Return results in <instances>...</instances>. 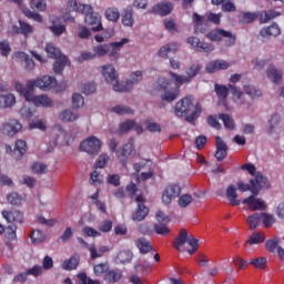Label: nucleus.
<instances>
[{
	"instance_id": "nucleus-1",
	"label": "nucleus",
	"mask_w": 284,
	"mask_h": 284,
	"mask_svg": "<svg viewBox=\"0 0 284 284\" xmlns=\"http://www.w3.org/2000/svg\"><path fill=\"white\" fill-rule=\"evenodd\" d=\"M17 92H19L20 97H23L26 101L29 103H33L37 108H52L54 105V101L47 94L34 95V88H40V90H52V88H57V92H63L67 85H57V78L44 75L40 79L28 80L27 84L23 85L21 82H16L14 85Z\"/></svg>"
},
{
	"instance_id": "nucleus-2",
	"label": "nucleus",
	"mask_w": 284,
	"mask_h": 284,
	"mask_svg": "<svg viewBox=\"0 0 284 284\" xmlns=\"http://www.w3.org/2000/svg\"><path fill=\"white\" fill-rule=\"evenodd\" d=\"M102 74L106 81V83H114L113 90L114 92H132V88L134 83H139V81H143V72L135 71L131 74V80L119 83V73H116V69L112 64H105L102 67Z\"/></svg>"
},
{
	"instance_id": "nucleus-3",
	"label": "nucleus",
	"mask_w": 284,
	"mask_h": 284,
	"mask_svg": "<svg viewBox=\"0 0 284 284\" xmlns=\"http://www.w3.org/2000/svg\"><path fill=\"white\" fill-rule=\"evenodd\" d=\"M199 72H201V64L193 63L190 68L186 69V75H179L172 71L169 72V77L175 82V88L170 91H165V94L162 95V101H166L168 103H172L181 94V85L183 83H190L194 77H197Z\"/></svg>"
},
{
	"instance_id": "nucleus-4",
	"label": "nucleus",
	"mask_w": 284,
	"mask_h": 284,
	"mask_svg": "<svg viewBox=\"0 0 284 284\" xmlns=\"http://www.w3.org/2000/svg\"><path fill=\"white\" fill-rule=\"evenodd\" d=\"M68 8L72 12L84 14V21L88 23V26H92V32H101V30H103V23H101V14L94 13L92 6L79 3L77 0H70L68 2Z\"/></svg>"
},
{
	"instance_id": "nucleus-5",
	"label": "nucleus",
	"mask_w": 284,
	"mask_h": 284,
	"mask_svg": "<svg viewBox=\"0 0 284 284\" xmlns=\"http://www.w3.org/2000/svg\"><path fill=\"white\" fill-rule=\"evenodd\" d=\"M261 187H270L267 183V179L263 176V174L257 173L255 179L250 180V184H244L243 181L237 182V190L240 192H252L254 196H258V192H261Z\"/></svg>"
},
{
	"instance_id": "nucleus-6",
	"label": "nucleus",
	"mask_w": 284,
	"mask_h": 284,
	"mask_svg": "<svg viewBox=\"0 0 284 284\" xmlns=\"http://www.w3.org/2000/svg\"><path fill=\"white\" fill-rule=\"evenodd\" d=\"M281 13L268 10L264 11L262 13L260 12H243L242 17L240 19L241 23H254L260 17V23H267L268 21H272V19H276V17H280Z\"/></svg>"
},
{
	"instance_id": "nucleus-7",
	"label": "nucleus",
	"mask_w": 284,
	"mask_h": 284,
	"mask_svg": "<svg viewBox=\"0 0 284 284\" xmlns=\"http://www.w3.org/2000/svg\"><path fill=\"white\" fill-rule=\"evenodd\" d=\"M102 145L101 140L94 135H91L80 143V150L82 152H87L88 154H99Z\"/></svg>"
},
{
	"instance_id": "nucleus-8",
	"label": "nucleus",
	"mask_w": 284,
	"mask_h": 284,
	"mask_svg": "<svg viewBox=\"0 0 284 284\" xmlns=\"http://www.w3.org/2000/svg\"><path fill=\"white\" fill-rule=\"evenodd\" d=\"M207 39H210V41H222L223 39H229L227 45H234V43H236V36L225 29H216L209 32Z\"/></svg>"
},
{
	"instance_id": "nucleus-9",
	"label": "nucleus",
	"mask_w": 284,
	"mask_h": 284,
	"mask_svg": "<svg viewBox=\"0 0 284 284\" xmlns=\"http://www.w3.org/2000/svg\"><path fill=\"white\" fill-rule=\"evenodd\" d=\"M187 43L195 50V52H203L204 54H210V52H214V44L203 42L197 37H189Z\"/></svg>"
},
{
	"instance_id": "nucleus-10",
	"label": "nucleus",
	"mask_w": 284,
	"mask_h": 284,
	"mask_svg": "<svg viewBox=\"0 0 284 284\" xmlns=\"http://www.w3.org/2000/svg\"><path fill=\"white\" fill-rule=\"evenodd\" d=\"M125 43H130V39L123 38L119 42H110L109 43V51H108V57L110 61H119V57H121V49L125 45Z\"/></svg>"
},
{
	"instance_id": "nucleus-11",
	"label": "nucleus",
	"mask_w": 284,
	"mask_h": 284,
	"mask_svg": "<svg viewBox=\"0 0 284 284\" xmlns=\"http://www.w3.org/2000/svg\"><path fill=\"white\" fill-rule=\"evenodd\" d=\"M135 201L138 203V207L135 210V213L132 215L133 221H143L148 214H150V209L145 206V197H143V194L136 195Z\"/></svg>"
},
{
	"instance_id": "nucleus-12",
	"label": "nucleus",
	"mask_w": 284,
	"mask_h": 284,
	"mask_svg": "<svg viewBox=\"0 0 284 284\" xmlns=\"http://www.w3.org/2000/svg\"><path fill=\"white\" fill-rule=\"evenodd\" d=\"M194 108V103L192 102V98H183L178 101L174 108L175 116H185V114L190 113Z\"/></svg>"
},
{
	"instance_id": "nucleus-13",
	"label": "nucleus",
	"mask_w": 284,
	"mask_h": 284,
	"mask_svg": "<svg viewBox=\"0 0 284 284\" xmlns=\"http://www.w3.org/2000/svg\"><path fill=\"white\" fill-rule=\"evenodd\" d=\"M34 32V29H32V26L28 24V22H24L23 20H19V26L13 24L11 29V34L13 37H17V34H22L24 39H28L30 34Z\"/></svg>"
},
{
	"instance_id": "nucleus-14",
	"label": "nucleus",
	"mask_w": 284,
	"mask_h": 284,
	"mask_svg": "<svg viewBox=\"0 0 284 284\" xmlns=\"http://www.w3.org/2000/svg\"><path fill=\"white\" fill-rule=\"evenodd\" d=\"M243 205H247L251 212H256L258 210H265L267 205L261 199H256V195H251L242 201Z\"/></svg>"
},
{
	"instance_id": "nucleus-15",
	"label": "nucleus",
	"mask_w": 284,
	"mask_h": 284,
	"mask_svg": "<svg viewBox=\"0 0 284 284\" xmlns=\"http://www.w3.org/2000/svg\"><path fill=\"white\" fill-rule=\"evenodd\" d=\"M178 196H181V186L179 185H169L164 190L162 194V201L165 203V205L172 203V199H176Z\"/></svg>"
},
{
	"instance_id": "nucleus-16",
	"label": "nucleus",
	"mask_w": 284,
	"mask_h": 284,
	"mask_svg": "<svg viewBox=\"0 0 284 284\" xmlns=\"http://www.w3.org/2000/svg\"><path fill=\"white\" fill-rule=\"evenodd\" d=\"M230 68V63L225 60H212L205 67V72L207 74H214V72H219V70H227Z\"/></svg>"
},
{
	"instance_id": "nucleus-17",
	"label": "nucleus",
	"mask_w": 284,
	"mask_h": 284,
	"mask_svg": "<svg viewBox=\"0 0 284 284\" xmlns=\"http://www.w3.org/2000/svg\"><path fill=\"white\" fill-rule=\"evenodd\" d=\"M22 125L18 120H10L2 125V133L7 136H14L18 132H21Z\"/></svg>"
},
{
	"instance_id": "nucleus-18",
	"label": "nucleus",
	"mask_w": 284,
	"mask_h": 284,
	"mask_svg": "<svg viewBox=\"0 0 284 284\" xmlns=\"http://www.w3.org/2000/svg\"><path fill=\"white\" fill-rule=\"evenodd\" d=\"M173 8L172 2L163 1L153 6L151 13L159 14L160 17H168V14L172 12Z\"/></svg>"
},
{
	"instance_id": "nucleus-19",
	"label": "nucleus",
	"mask_w": 284,
	"mask_h": 284,
	"mask_svg": "<svg viewBox=\"0 0 284 284\" xmlns=\"http://www.w3.org/2000/svg\"><path fill=\"white\" fill-rule=\"evenodd\" d=\"M134 148L132 145V140L129 143L124 144L120 152H118V159L122 168H128V156L132 154Z\"/></svg>"
},
{
	"instance_id": "nucleus-20",
	"label": "nucleus",
	"mask_w": 284,
	"mask_h": 284,
	"mask_svg": "<svg viewBox=\"0 0 284 284\" xmlns=\"http://www.w3.org/2000/svg\"><path fill=\"white\" fill-rule=\"evenodd\" d=\"M215 141L216 151L214 156L216 161H223V159L227 156V143H225L221 136H215Z\"/></svg>"
},
{
	"instance_id": "nucleus-21",
	"label": "nucleus",
	"mask_w": 284,
	"mask_h": 284,
	"mask_svg": "<svg viewBox=\"0 0 284 284\" xmlns=\"http://www.w3.org/2000/svg\"><path fill=\"white\" fill-rule=\"evenodd\" d=\"M193 23H194V33L195 34H205L207 30V24L205 23V17L193 13Z\"/></svg>"
},
{
	"instance_id": "nucleus-22",
	"label": "nucleus",
	"mask_w": 284,
	"mask_h": 284,
	"mask_svg": "<svg viewBox=\"0 0 284 284\" xmlns=\"http://www.w3.org/2000/svg\"><path fill=\"white\" fill-rule=\"evenodd\" d=\"M123 278V271L120 268H109L108 273L104 275L103 280L105 283L114 284L119 283Z\"/></svg>"
},
{
	"instance_id": "nucleus-23",
	"label": "nucleus",
	"mask_w": 284,
	"mask_h": 284,
	"mask_svg": "<svg viewBox=\"0 0 284 284\" xmlns=\"http://www.w3.org/2000/svg\"><path fill=\"white\" fill-rule=\"evenodd\" d=\"M2 216L8 223H23V212L21 211H2Z\"/></svg>"
},
{
	"instance_id": "nucleus-24",
	"label": "nucleus",
	"mask_w": 284,
	"mask_h": 284,
	"mask_svg": "<svg viewBox=\"0 0 284 284\" xmlns=\"http://www.w3.org/2000/svg\"><path fill=\"white\" fill-rule=\"evenodd\" d=\"M266 77L275 84L281 83L283 79V72L278 71L274 64L268 65L266 69Z\"/></svg>"
},
{
	"instance_id": "nucleus-25",
	"label": "nucleus",
	"mask_w": 284,
	"mask_h": 284,
	"mask_svg": "<svg viewBox=\"0 0 284 284\" xmlns=\"http://www.w3.org/2000/svg\"><path fill=\"white\" fill-rule=\"evenodd\" d=\"M266 77L275 84L281 83L283 79V72L278 71L274 64L268 65L266 69Z\"/></svg>"
},
{
	"instance_id": "nucleus-26",
	"label": "nucleus",
	"mask_w": 284,
	"mask_h": 284,
	"mask_svg": "<svg viewBox=\"0 0 284 284\" xmlns=\"http://www.w3.org/2000/svg\"><path fill=\"white\" fill-rule=\"evenodd\" d=\"M135 246L140 250V254H150V252L154 250V247H152V243L145 237H139L135 240Z\"/></svg>"
},
{
	"instance_id": "nucleus-27",
	"label": "nucleus",
	"mask_w": 284,
	"mask_h": 284,
	"mask_svg": "<svg viewBox=\"0 0 284 284\" xmlns=\"http://www.w3.org/2000/svg\"><path fill=\"white\" fill-rule=\"evenodd\" d=\"M122 26H125L126 28H132V26H134V11L132 10V7H126L122 11Z\"/></svg>"
},
{
	"instance_id": "nucleus-28",
	"label": "nucleus",
	"mask_w": 284,
	"mask_h": 284,
	"mask_svg": "<svg viewBox=\"0 0 284 284\" xmlns=\"http://www.w3.org/2000/svg\"><path fill=\"white\" fill-rule=\"evenodd\" d=\"M52 26L49 27L51 32L55 34V37H61L63 32H65V24L62 22L61 18L51 19Z\"/></svg>"
},
{
	"instance_id": "nucleus-29",
	"label": "nucleus",
	"mask_w": 284,
	"mask_h": 284,
	"mask_svg": "<svg viewBox=\"0 0 284 284\" xmlns=\"http://www.w3.org/2000/svg\"><path fill=\"white\" fill-rule=\"evenodd\" d=\"M179 48H181V44L176 42L168 43L159 50V57L168 59V54H170V52H179Z\"/></svg>"
},
{
	"instance_id": "nucleus-30",
	"label": "nucleus",
	"mask_w": 284,
	"mask_h": 284,
	"mask_svg": "<svg viewBox=\"0 0 284 284\" xmlns=\"http://www.w3.org/2000/svg\"><path fill=\"white\" fill-rule=\"evenodd\" d=\"M260 34L263 39H267V37H278V34H281V28H278V24L273 23L270 27L263 28Z\"/></svg>"
},
{
	"instance_id": "nucleus-31",
	"label": "nucleus",
	"mask_w": 284,
	"mask_h": 284,
	"mask_svg": "<svg viewBox=\"0 0 284 284\" xmlns=\"http://www.w3.org/2000/svg\"><path fill=\"white\" fill-rule=\"evenodd\" d=\"M79 261H81V257L75 253L62 263V270H67L68 272L77 270L79 267Z\"/></svg>"
},
{
	"instance_id": "nucleus-32",
	"label": "nucleus",
	"mask_w": 284,
	"mask_h": 284,
	"mask_svg": "<svg viewBox=\"0 0 284 284\" xmlns=\"http://www.w3.org/2000/svg\"><path fill=\"white\" fill-rule=\"evenodd\" d=\"M214 88L219 101H222V103L225 105V101H227V97L230 94V88L219 83H215Z\"/></svg>"
},
{
	"instance_id": "nucleus-33",
	"label": "nucleus",
	"mask_w": 284,
	"mask_h": 284,
	"mask_svg": "<svg viewBox=\"0 0 284 284\" xmlns=\"http://www.w3.org/2000/svg\"><path fill=\"white\" fill-rule=\"evenodd\" d=\"M190 239V235L187 234L186 229H182L179 233V235L175 237V241L173 243V246L175 250H181L185 243H187V240Z\"/></svg>"
},
{
	"instance_id": "nucleus-34",
	"label": "nucleus",
	"mask_w": 284,
	"mask_h": 284,
	"mask_svg": "<svg viewBox=\"0 0 284 284\" xmlns=\"http://www.w3.org/2000/svg\"><path fill=\"white\" fill-rule=\"evenodd\" d=\"M110 271V262H102L93 265V274L94 276L105 278V274Z\"/></svg>"
},
{
	"instance_id": "nucleus-35",
	"label": "nucleus",
	"mask_w": 284,
	"mask_h": 284,
	"mask_svg": "<svg viewBox=\"0 0 284 284\" xmlns=\"http://www.w3.org/2000/svg\"><path fill=\"white\" fill-rule=\"evenodd\" d=\"M226 197L230 201V205H232L233 207L236 205H241V201L237 200L239 199V194L236 193V186H234L233 184H231L227 190H226Z\"/></svg>"
},
{
	"instance_id": "nucleus-36",
	"label": "nucleus",
	"mask_w": 284,
	"mask_h": 284,
	"mask_svg": "<svg viewBox=\"0 0 284 284\" xmlns=\"http://www.w3.org/2000/svg\"><path fill=\"white\" fill-rule=\"evenodd\" d=\"M104 17L106 21H112V23H116L119 21L121 13L116 7H109L104 11Z\"/></svg>"
},
{
	"instance_id": "nucleus-37",
	"label": "nucleus",
	"mask_w": 284,
	"mask_h": 284,
	"mask_svg": "<svg viewBox=\"0 0 284 284\" xmlns=\"http://www.w3.org/2000/svg\"><path fill=\"white\" fill-rule=\"evenodd\" d=\"M217 119H220L223 122V125L226 130H235L236 124L234 123V118L227 113H220L217 115Z\"/></svg>"
},
{
	"instance_id": "nucleus-38",
	"label": "nucleus",
	"mask_w": 284,
	"mask_h": 284,
	"mask_svg": "<svg viewBox=\"0 0 284 284\" xmlns=\"http://www.w3.org/2000/svg\"><path fill=\"white\" fill-rule=\"evenodd\" d=\"M89 252L91 254L92 261H97V258H101V256H103V254H105V252H110V247L105 246V245L101 246L98 252L97 246H94V244H92L89 246Z\"/></svg>"
},
{
	"instance_id": "nucleus-39",
	"label": "nucleus",
	"mask_w": 284,
	"mask_h": 284,
	"mask_svg": "<svg viewBox=\"0 0 284 284\" xmlns=\"http://www.w3.org/2000/svg\"><path fill=\"white\" fill-rule=\"evenodd\" d=\"M68 57L65 55L55 59V62L53 63L54 74H63V70L65 65H68Z\"/></svg>"
},
{
	"instance_id": "nucleus-40",
	"label": "nucleus",
	"mask_w": 284,
	"mask_h": 284,
	"mask_svg": "<svg viewBox=\"0 0 284 284\" xmlns=\"http://www.w3.org/2000/svg\"><path fill=\"white\" fill-rule=\"evenodd\" d=\"M267 237L265 236V233H252L250 239L246 241V245H261V243H265V240Z\"/></svg>"
},
{
	"instance_id": "nucleus-41",
	"label": "nucleus",
	"mask_w": 284,
	"mask_h": 284,
	"mask_svg": "<svg viewBox=\"0 0 284 284\" xmlns=\"http://www.w3.org/2000/svg\"><path fill=\"white\" fill-rule=\"evenodd\" d=\"M17 103L14 94L0 95V108H12Z\"/></svg>"
},
{
	"instance_id": "nucleus-42",
	"label": "nucleus",
	"mask_w": 284,
	"mask_h": 284,
	"mask_svg": "<svg viewBox=\"0 0 284 284\" xmlns=\"http://www.w3.org/2000/svg\"><path fill=\"white\" fill-rule=\"evenodd\" d=\"M261 213H254L252 215H248L246 223L251 230V232H254L258 227V224L261 223Z\"/></svg>"
},
{
	"instance_id": "nucleus-43",
	"label": "nucleus",
	"mask_w": 284,
	"mask_h": 284,
	"mask_svg": "<svg viewBox=\"0 0 284 284\" xmlns=\"http://www.w3.org/2000/svg\"><path fill=\"white\" fill-rule=\"evenodd\" d=\"M45 52L50 59H61L63 54H61V50H59L54 44L48 43L45 45Z\"/></svg>"
},
{
	"instance_id": "nucleus-44",
	"label": "nucleus",
	"mask_w": 284,
	"mask_h": 284,
	"mask_svg": "<svg viewBox=\"0 0 284 284\" xmlns=\"http://www.w3.org/2000/svg\"><path fill=\"white\" fill-rule=\"evenodd\" d=\"M17 57H20V59H23L24 61V68L28 72H30L31 70H34V60H32V58H30V55H28L26 52H19L17 54Z\"/></svg>"
},
{
	"instance_id": "nucleus-45",
	"label": "nucleus",
	"mask_w": 284,
	"mask_h": 284,
	"mask_svg": "<svg viewBox=\"0 0 284 284\" xmlns=\"http://www.w3.org/2000/svg\"><path fill=\"white\" fill-rule=\"evenodd\" d=\"M250 265L256 267V270H265L267 267V258L266 257H255L250 260Z\"/></svg>"
},
{
	"instance_id": "nucleus-46",
	"label": "nucleus",
	"mask_w": 284,
	"mask_h": 284,
	"mask_svg": "<svg viewBox=\"0 0 284 284\" xmlns=\"http://www.w3.org/2000/svg\"><path fill=\"white\" fill-rule=\"evenodd\" d=\"M233 264L236 267V271L241 272V270H245V267L250 265V262H247L242 256L236 255L235 257H233Z\"/></svg>"
},
{
	"instance_id": "nucleus-47",
	"label": "nucleus",
	"mask_w": 284,
	"mask_h": 284,
	"mask_svg": "<svg viewBox=\"0 0 284 284\" xmlns=\"http://www.w3.org/2000/svg\"><path fill=\"white\" fill-rule=\"evenodd\" d=\"M85 104V100L83 99V95L80 93H73L72 95V109L79 110V108H83Z\"/></svg>"
},
{
	"instance_id": "nucleus-48",
	"label": "nucleus",
	"mask_w": 284,
	"mask_h": 284,
	"mask_svg": "<svg viewBox=\"0 0 284 284\" xmlns=\"http://www.w3.org/2000/svg\"><path fill=\"white\" fill-rule=\"evenodd\" d=\"M14 151L19 153L18 159H21L23 154L28 152V144L23 140L16 141Z\"/></svg>"
},
{
	"instance_id": "nucleus-49",
	"label": "nucleus",
	"mask_w": 284,
	"mask_h": 284,
	"mask_svg": "<svg viewBox=\"0 0 284 284\" xmlns=\"http://www.w3.org/2000/svg\"><path fill=\"white\" fill-rule=\"evenodd\" d=\"M93 52L95 57H105L110 52V44H98L93 47Z\"/></svg>"
},
{
	"instance_id": "nucleus-50",
	"label": "nucleus",
	"mask_w": 284,
	"mask_h": 284,
	"mask_svg": "<svg viewBox=\"0 0 284 284\" xmlns=\"http://www.w3.org/2000/svg\"><path fill=\"white\" fill-rule=\"evenodd\" d=\"M203 111L201 103H196L195 104V110L189 115L186 116V121L189 123H194V121H196L200 116H201V112Z\"/></svg>"
},
{
	"instance_id": "nucleus-51",
	"label": "nucleus",
	"mask_w": 284,
	"mask_h": 284,
	"mask_svg": "<svg viewBox=\"0 0 284 284\" xmlns=\"http://www.w3.org/2000/svg\"><path fill=\"white\" fill-rule=\"evenodd\" d=\"M134 128V120H126L119 124V134H126Z\"/></svg>"
},
{
	"instance_id": "nucleus-52",
	"label": "nucleus",
	"mask_w": 284,
	"mask_h": 284,
	"mask_svg": "<svg viewBox=\"0 0 284 284\" xmlns=\"http://www.w3.org/2000/svg\"><path fill=\"white\" fill-rule=\"evenodd\" d=\"M7 201L10 205H21L23 197L19 193L12 192L7 195Z\"/></svg>"
},
{
	"instance_id": "nucleus-53",
	"label": "nucleus",
	"mask_w": 284,
	"mask_h": 284,
	"mask_svg": "<svg viewBox=\"0 0 284 284\" xmlns=\"http://www.w3.org/2000/svg\"><path fill=\"white\" fill-rule=\"evenodd\" d=\"M134 255L130 251H120L118 253V261H120V263H123V264L130 263Z\"/></svg>"
},
{
	"instance_id": "nucleus-54",
	"label": "nucleus",
	"mask_w": 284,
	"mask_h": 284,
	"mask_svg": "<svg viewBox=\"0 0 284 284\" xmlns=\"http://www.w3.org/2000/svg\"><path fill=\"white\" fill-rule=\"evenodd\" d=\"M60 119H61V121L72 122V121H77L79 119V114L73 113L70 110H64L60 114Z\"/></svg>"
},
{
	"instance_id": "nucleus-55",
	"label": "nucleus",
	"mask_w": 284,
	"mask_h": 284,
	"mask_svg": "<svg viewBox=\"0 0 284 284\" xmlns=\"http://www.w3.org/2000/svg\"><path fill=\"white\" fill-rule=\"evenodd\" d=\"M112 112H114L115 114H120L121 116H123L124 114H134V110L125 105H116L112 109Z\"/></svg>"
},
{
	"instance_id": "nucleus-56",
	"label": "nucleus",
	"mask_w": 284,
	"mask_h": 284,
	"mask_svg": "<svg viewBox=\"0 0 284 284\" xmlns=\"http://www.w3.org/2000/svg\"><path fill=\"white\" fill-rule=\"evenodd\" d=\"M207 125L213 128L214 130H222L223 125L219 122V118L216 115H209L206 119Z\"/></svg>"
},
{
	"instance_id": "nucleus-57",
	"label": "nucleus",
	"mask_w": 284,
	"mask_h": 284,
	"mask_svg": "<svg viewBox=\"0 0 284 284\" xmlns=\"http://www.w3.org/2000/svg\"><path fill=\"white\" fill-rule=\"evenodd\" d=\"M30 239L32 243H43V241H45V235L43 234V232H41V230H34L30 234Z\"/></svg>"
},
{
	"instance_id": "nucleus-58",
	"label": "nucleus",
	"mask_w": 284,
	"mask_h": 284,
	"mask_svg": "<svg viewBox=\"0 0 284 284\" xmlns=\"http://www.w3.org/2000/svg\"><path fill=\"white\" fill-rule=\"evenodd\" d=\"M30 8L32 10H38V12H43L47 8L45 0H31Z\"/></svg>"
},
{
	"instance_id": "nucleus-59",
	"label": "nucleus",
	"mask_w": 284,
	"mask_h": 284,
	"mask_svg": "<svg viewBox=\"0 0 284 284\" xmlns=\"http://www.w3.org/2000/svg\"><path fill=\"white\" fill-rule=\"evenodd\" d=\"M260 214H261V221L264 227H272V225H274V215H271L267 213H260Z\"/></svg>"
},
{
	"instance_id": "nucleus-60",
	"label": "nucleus",
	"mask_w": 284,
	"mask_h": 284,
	"mask_svg": "<svg viewBox=\"0 0 284 284\" xmlns=\"http://www.w3.org/2000/svg\"><path fill=\"white\" fill-rule=\"evenodd\" d=\"M82 233L84 234V236H89L92 239H97V237L101 236V232L97 231L95 229H93L91 226H84L82 229Z\"/></svg>"
},
{
	"instance_id": "nucleus-61",
	"label": "nucleus",
	"mask_w": 284,
	"mask_h": 284,
	"mask_svg": "<svg viewBox=\"0 0 284 284\" xmlns=\"http://www.w3.org/2000/svg\"><path fill=\"white\" fill-rule=\"evenodd\" d=\"M155 234H160L161 236H168L170 234V229H168V225L160 223L154 225Z\"/></svg>"
},
{
	"instance_id": "nucleus-62",
	"label": "nucleus",
	"mask_w": 284,
	"mask_h": 284,
	"mask_svg": "<svg viewBox=\"0 0 284 284\" xmlns=\"http://www.w3.org/2000/svg\"><path fill=\"white\" fill-rule=\"evenodd\" d=\"M78 278L80 281V284H101V281L99 280L88 278V274L85 273H80L78 275Z\"/></svg>"
},
{
	"instance_id": "nucleus-63",
	"label": "nucleus",
	"mask_w": 284,
	"mask_h": 284,
	"mask_svg": "<svg viewBox=\"0 0 284 284\" xmlns=\"http://www.w3.org/2000/svg\"><path fill=\"white\" fill-rule=\"evenodd\" d=\"M267 252L274 253L278 250V239L267 240L265 243Z\"/></svg>"
},
{
	"instance_id": "nucleus-64",
	"label": "nucleus",
	"mask_w": 284,
	"mask_h": 284,
	"mask_svg": "<svg viewBox=\"0 0 284 284\" xmlns=\"http://www.w3.org/2000/svg\"><path fill=\"white\" fill-rule=\"evenodd\" d=\"M222 11L223 12H236V6L232 0H224L222 3Z\"/></svg>"
}]
</instances>
